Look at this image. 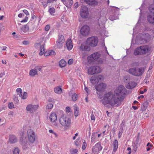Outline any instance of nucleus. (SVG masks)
I'll return each mask as SVG.
<instances>
[{
  "mask_svg": "<svg viewBox=\"0 0 154 154\" xmlns=\"http://www.w3.org/2000/svg\"><path fill=\"white\" fill-rule=\"evenodd\" d=\"M44 55L45 56H49V50L46 51L44 53Z\"/></svg>",
  "mask_w": 154,
  "mask_h": 154,
  "instance_id": "nucleus-48",
  "label": "nucleus"
},
{
  "mask_svg": "<svg viewBox=\"0 0 154 154\" xmlns=\"http://www.w3.org/2000/svg\"><path fill=\"white\" fill-rule=\"evenodd\" d=\"M29 27L27 24L23 26L20 28V32L24 33L28 32L29 31Z\"/></svg>",
  "mask_w": 154,
  "mask_h": 154,
  "instance_id": "nucleus-19",
  "label": "nucleus"
},
{
  "mask_svg": "<svg viewBox=\"0 0 154 154\" xmlns=\"http://www.w3.org/2000/svg\"><path fill=\"white\" fill-rule=\"evenodd\" d=\"M49 56H54L56 55L55 52L53 50H49Z\"/></svg>",
  "mask_w": 154,
  "mask_h": 154,
  "instance_id": "nucleus-38",
  "label": "nucleus"
},
{
  "mask_svg": "<svg viewBox=\"0 0 154 154\" xmlns=\"http://www.w3.org/2000/svg\"><path fill=\"white\" fill-rule=\"evenodd\" d=\"M59 64L60 67H63L66 65V62L64 60L62 59L59 62Z\"/></svg>",
  "mask_w": 154,
  "mask_h": 154,
  "instance_id": "nucleus-28",
  "label": "nucleus"
},
{
  "mask_svg": "<svg viewBox=\"0 0 154 154\" xmlns=\"http://www.w3.org/2000/svg\"><path fill=\"white\" fill-rule=\"evenodd\" d=\"M145 69L144 67L132 68L128 69V72L134 76H139L144 73Z\"/></svg>",
  "mask_w": 154,
  "mask_h": 154,
  "instance_id": "nucleus-2",
  "label": "nucleus"
},
{
  "mask_svg": "<svg viewBox=\"0 0 154 154\" xmlns=\"http://www.w3.org/2000/svg\"><path fill=\"white\" fill-rule=\"evenodd\" d=\"M28 17H26L24 19L21 21V22H25L27 21Z\"/></svg>",
  "mask_w": 154,
  "mask_h": 154,
  "instance_id": "nucleus-50",
  "label": "nucleus"
},
{
  "mask_svg": "<svg viewBox=\"0 0 154 154\" xmlns=\"http://www.w3.org/2000/svg\"><path fill=\"white\" fill-rule=\"evenodd\" d=\"M19 149L17 147L15 148L14 149L13 153L14 154H19Z\"/></svg>",
  "mask_w": 154,
  "mask_h": 154,
  "instance_id": "nucleus-37",
  "label": "nucleus"
},
{
  "mask_svg": "<svg viewBox=\"0 0 154 154\" xmlns=\"http://www.w3.org/2000/svg\"><path fill=\"white\" fill-rule=\"evenodd\" d=\"M149 50L148 46L145 45L140 46V47L137 48L134 51V54L137 55L138 54H145L148 52Z\"/></svg>",
  "mask_w": 154,
  "mask_h": 154,
  "instance_id": "nucleus-3",
  "label": "nucleus"
},
{
  "mask_svg": "<svg viewBox=\"0 0 154 154\" xmlns=\"http://www.w3.org/2000/svg\"><path fill=\"white\" fill-rule=\"evenodd\" d=\"M14 104L12 102L8 104V107L10 109L14 108Z\"/></svg>",
  "mask_w": 154,
  "mask_h": 154,
  "instance_id": "nucleus-42",
  "label": "nucleus"
},
{
  "mask_svg": "<svg viewBox=\"0 0 154 154\" xmlns=\"http://www.w3.org/2000/svg\"><path fill=\"white\" fill-rule=\"evenodd\" d=\"M147 20L150 23L154 24V15L153 14H150L148 16Z\"/></svg>",
  "mask_w": 154,
  "mask_h": 154,
  "instance_id": "nucleus-20",
  "label": "nucleus"
},
{
  "mask_svg": "<svg viewBox=\"0 0 154 154\" xmlns=\"http://www.w3.org/2000/svg\"><path fill=\"white\" fill-rule=\"evenodd\" d=\"M35 47L36 49L39 50V55H42L44 54L45 52V48L44 45H41L40 43H37L35 44Z\"/></svg>",
  "mask_w": 154,
  "mask_h": 154,
  "instance_id": "nucleus-15",
  "label": "nucleus"
},
{
  "mask_svg": "<svg viewBox=\"0 0 154 154\" xmlns=\"http://www.w3.org/2000/svg\"><path fill=\"white\" fill-rule=\"evenodd\" d=\"M54 92L57 94H60L62 92L61 88L59 87H57L54 88Z\"/></svg>",
  "mask_w": 154,
  "mask_h": 154,
  "instance_id": "nucleus-29",
  "label": "nucleus"
},
{
  "mask_svg": "<svg viewBox=\"0 0 154 154\" xmlns=\"http://www.w3.org/2000/svg\"><path fill=\"white\" fill-rule=\"evenodd\" d=\"M49 132L50 133H53V134H54L55 135V136L56 137H57V134L56 133L54 132L53 130H52L51 129L49 130Z\"/></svg>",
  "mask_w": 154,
  "mask_h": 154,
  "instance_id": "nucleus-46",
  "label": "nucleus"
},
{
  "mask_svg": "<svg viewBox=\"0 0 154 154\" xmlns=\"http://www.w3.org/2000/svg\"><path fill=\"white\" fill-rule=\"evenodd\" d=\"M90 31L89 27L87 25L83 26L81 28L80 31L81 34L84 36H86L88 35Z\"/></svg>",
  "mask_w": 154,
  "mask_h": 154,
  "instance_id": "nucleus-11",
  "label": "nucleus"
},
{
  "mask_svg": "<svg viewBox=\"0 0 154 154\" xmlns=\"http://www.w3.org/2000/svg\"><path fill=\"white\" fill-rule=\"evenodd\" d=\"M88 14V8L85 6H82L81 8L80 14L83 18H85Z\"/></svg>",
  "mask_w": 154,
  "mask_h": 154,
  "instance_id": "nucleus-10",
  "label": "nucleus"
},
{
  "mask_svg": "<svg viewBox=\"0 0 154 154\" xmlns=\"http://www.w3.org/2000/svg\"><path fill=\"white\" fill-rule=\"evenodd\" d=\"M96 75L98 82L103 80L104 77L103 75Z\"/></svg>",
  "mask_w": 154,
  "mask_h": 154,
  "instance_id": "nucleus-26",
  "label": "nucleus"
},
{
  "mask_svg": "<svg viewBox=\"0 0 154 154\" xmlns=\"http://www.w3.org/2000/svg\"><path fill=\"white\" fill-rule=\"evenodd\" d=\"M49 118L51 122H55L57 119L56 114L54 113H51Z\"/></svg>",
  "mask_w": 154,
  "mask_h": 154,
  "instance_id": "nucleus-21",
  "label": "nucleus"
},
{
  "mask_svg": "<svg viewBox=\"0 0 154 154\" xmlns=\"http://www.w3.org/2000/svg\"><path fill=\"white\" fill-rule=\"evenodd\" d=\"M73 60L72 59H69L68 61V63L69 64H71L73 62Z\"/></svg>",
  "mask_w": 154,
  "mask_h": 154,
  "instance_id": "nucleus-53",
  "label": "nucleus"
},
{
  "mask_svg": "<svg viewBox=\"0 0 154 154\" xmlns=\"http://www.w3.org/2000/svg\"><path fill=\"white\" fill-rule=\"evenodd\" d=\"M78 151L77 149H74L71 151V152L72 154H75L77 153Z\"/></svg>",
  "mask_w": 154,
  "mask_h": 154,
  "instance_id": "nucleus-49",
  "label": "nucleus"
},
{
  "mask_svg": "<svg viewBox=\"0 0 154 154\" xmlns=\"http://www.w3.org/2000/svg\"><path fill=\"white\" fill-rule=\"evenodd\" d=\"M86 3L90 5H96L98 4V2L96 0H84Z\"/></svg>",
  "mask_w": 154,
  "mask_h": 154,
  "instance_id": "nucleus-16",
  "label": "nucleus"
},
{
  "mask_svg": "<svg viewBox=\"0 0 154 154\" xmlns=\"http://www.w3.org/2000/svg\"><path fill=\"white\" fill-rule=\"evenodd\" d=\"M23 44L25 45H27L29 44V42L27 41H24L23 42Z\"/></svg>",
  "mask_w": 154,
  "mask_h": 154,
  "instance_id": "nucleus-52",
  "label": "nucleus"
},
{
  "mask_svg": "<svg viewBox=\"0 0 154 154\" xmlns=\"http://www.w3.org/2000/svg\"><path fill=\"white\" fill-rule=\"evenodd\" d=\"M53 106V104L51 103L48 104L46 106V108L47 109H51Z\"/></svg>",
  "mask_w": 154,
  "mask_h": 154,
  "instance_id": "nucleus-40",
  "label": "nucleus"
},
{
  "mask_svg": "<svg viewBox=\"0 0 154 154\" xmlns=\"http://www.w3.org/2000/svg\"><path fill=\"white\" fill-rule=\"evenodd\" d=\"M126 93V89L124 86L121 85L115 90L114 93L109 92L105 94L101 101L105 106L109 104L112 106L115 105L116 106H119L122 104Z\"/></svg>",
  "mask_w": 154,
  "mask_h": 154,
  "instance_id": "nucleus-1",
  "label": "nucleus"
},
{
  "mask_svg": "<svg viewBox=\"0 0 154 154\" xmlns=\"http://www.w3.org/2000/svg\"><path fill=\"white\" fill-rule=\"evenodd\" d=\"M118 146V143L117 140H115L113 143V152H115L117 150Z\"/></svg>",
  "mask_w": 154,
  "mask_h": 154,
  "instance_id": "nucleus-22",
  "label": "nucleus"
},
{
  "mask_svg": "<svg viewBox=\"0 0 154 154\" xmlns=\"http://www.w3.org/2000/svg\"><path fill=\"white\" fill-rule=\"evenodd\" d=\"M78 140L77 141V140H76V142H75V145L77 146H78L79 145V142H78Z\"/></svg>",
  "mask_w": 154,
  "mask_h": 154,
  "instance_id": "nucleus-61",
  "label": "nucleus"
},
{
  "mask_svg": "<svg viewBox=\"0 0 154 154\" xmlns=\"http://www.w3.org/2000/svg\"><path fill=\"white\" fill-rule=\"evenodd\" d=\"M101 69L98 66H91L88 69V73L90 75H94L96 73H100Z\"/></svg>",
  "mask_w": 154,
  "mask_h": 154,
  "instance_id": "nucleus-6",
  "label": "nucleus"
},
{
  "mask_svg": "<svg viewBox=\"0 0 154 154\" xmlns=\"http://www.w3.org/2000/svg\"><path fill=\"white\" fill-rule=\"evenodd\" d=\"M149 10L150 12L154 14V6L153 5L150 6Z\"/></svg>",
  "mask_w": 154,
  "mask_h": 154,
  "instance_id": "nucleus-36",
  "label": "nucleus"
},
{
  "mask_svg": "<svg viewBox=\"0 0 154 154\" xmlns=\"http://www.w3.org/2000/svg\"><path fill=\"white\" fill-rule=\"evenodd\" d=\"M74 115L76 117H77L79 115V108L76 105H74Z\"/></svg>",
  "mask_w": 154,
  "mask_h": 154,
  "instance_id": "nucleus-25",
  "label": "nucleus"
},
{
  "mask_svg": "<svg viewBox=\"0 0 154 154\" xmlns=\"http://www.w3.org/2000/svg\"><path fill=\"white\" fill-rule=\"evenodd\" d=\"M50 28V26L48 25H46L45 28V29L46 31H48Z\"/></svg>",
  "mask_w": 154,
  "mask_h": 154,
  "instance_id": "nucleus-51",
  "label": "nucleus"
},
{
  "mask_svg": "<svg viewBox=\"0 0 154 154\" xmlns=\"http://www.w3.org/2000/svg\"><path fill=\"white\" fill-rule=\"evenodd\" d=\"M87 146V144L85 142H84L83 143L82 146V149L83 150H84Z\"/></svg>",
  "mask_w": 154,
  "mask_h": 154,
  "instance_id": "nucleus-44",
  "label": "nucleus"
},
{
  "mask_svg": "<svg viewBox=\"0 0 154 154\" xmlns=\"http://www.w3.org/2000/svg\"><path fill=\"white\" fill-rule=\"evenodd\" d=\"M28 140L32 143H33L35 139V135L34 132L31 129H29L27 131Z\"/></svg>",
  "mask_w": 154,
  "mask_h": 154,
  "instance_id": "nucleus-9",
  "label": "nucleus"
},
{
  "mask_svg": "<svg viewBox=\"0 0 154 154\" xmlns=\"http://www.w3.org/2000/svg\"><path fill=\"white\" fill-rule=\"evenodd\" d=\"M86 41L89 45L92 47H95L97 44V38L95 37H89L87 39Z\"/></svg>",
  "mask_w": 154,
  "mask_h": 154,
  "instance_id": "nucleus-7",
  "label": "nucleus"
},
{
  "mask_svg": "<svg viewBox=\"0 0 154 154\" xmlns=\"http://www.w3.org/2000/svg\"><path fill=\"white\" fill-rule=\"evenodd\" d=\"M150 30V29L148 27H146L144 29V31H148Z\"/></svg>",
  "mask_w": 154,
  "mask_h": 154,
  "instance_id": "nucleus-62",
  "label": "nucleus"
},
{
  "mask_svg": "<svg viewBox=\"0 0 154 154\" xmlns=\"http://www.w3.org/2000/svg\"><path fill=\"white\" fill-rule=\"evenodd\" d=\"M112 10H114V12H116L117 11H119V8L116 7H113L112 8Z\"/></svg>",
  "mask_w": 154,
  "mask_h": 154,
  "instance_id": "nucleus-47",
  "label": "nucleus"
},
{
  "mask_svg": "<svg viewBox=\"0 0 154 154\" xmlns=\"http://www.w3.org/2000/svg\"><path fill=\"white\" fill-rule=\"evenodd\" d=\"M149 105V103L147 101H146L143 103V106L144 107L146 108Z\"/></svg>",
  "mask_w": 154,
  "mask_h": 154,
  "instance_id": "nucleus-45",
  "label": "nucleus"
},
{
  "mask_svg": "<svg viewBox=\"0 0 154 154\" xmlns=\"http://www.w3.org/2000/svg\"><path fill=\"white\" fill-rule=\"evenodd\" d=\"M23 12L26 15H29V13L28 11L26 10H23Z\"/></svg>",
  "mask_w": 154,
  "mask_h": 154,
  "instance_id": "nucleus-54",
  "label": "nucleus"
},
{
  "mask_svg": "<svg viewBox=\"0 0 154 154\" xmlns=\"http://www.w3.org/2000/svg\"><path fill=\"white\" fill-rule=\"evenodd\" d=\"M16 91L17 94L19 95L20 97H21L22 95L21 89L20 88H18L16 90Z\"/></svg>",
  "mask_w": 154,
  "mask_h": 154,
  "instance_id": "nucleus-33",
  "label": "nucleus"
},
{
  "mask_svg": "<svg viewBox=\"0 0 154 154\" xmlns=\"http://www.w3.org/2000/svg\"><path fill=\"white\" fill-rule=\"evenodd\" d=\"M57 0H48L47 1V3H51V2H53L54 1H56Z\"/></svg>",
  "mask_w": 154,
  "mask_h": 154,
  "instance_id": "nucleus-59",
  "label": "nucleus"
},
{
  "mask_svg": "<svg viewBox=\"0 0 154 154\" xmlns=\"http://www.w3.org/2000/svg\"><path fill=\"white\" fill-rule=\"evenodd\" d=\"M85 90L86 92H87V93H88L89 91V89L87 87H85Z\"/></svg>",
  "mask_w": 154,
  "mask_h": 154,
  "instance_id": "nucleus-63",
  "label": "nucleus"
},
{
  "mask_svg": "<svg viewBox=\"0 0 154 154\" xmlns=\"http://www.w3.org/2000/svg\"><path fill=\"white\" fill-rule=\"evenodd\" d=\"M13 100H15L16 102H17L18 101V100L16 96H14Z\"/></svg>",
  "mask_w": 154,
  "mask_h": 154,
  "instance_id": "nucleus-55",
  "label": "nucleus"
},
{
  "mask_svg": "<svg viewBox=\"0 0 154 154\" xmlns=\"http://www.w3.org/2000/svg\"><path fill=\"white\" fill-rule=\"evenodd\" d=\"M57 41L59 42H61H61H63L64 43V37L63 36V35H60L59 36L58 39Z\"/></svg>",
  "mask_w": 154,
  "mask_h": 154,
  "instance_id": "nucleus-32",
  "label": "nucleus"
},
{
  "mask_svg": "<svg viewBox=\"0 0 154 154\" xmlns=\"http://www.w3.org/2000/svg\"><path fill=\"white\" fill-rule=\"evenodd\" d=\"M95 147H97L98 148L99 150H101L102 149V148L101 146V145L100 143H97L96 144L95 146H94L92 149V151H94V149H95Z\"/></svg>",
  "mask_w": 154,
  "mask_h": 154,
  "instance_id": "nucleus-30",
  "label": "nucleus"
},
{
  "mask_svg": "<svg viewBox=\"0 0 154 154\" xmlns=\"http://www.w3.org/2000/svg\"><path fill=\"white\" fill-rule=\"evenodd\" d=\"M109 19L111 20H113L117 19V17L113 15H110L109 17Z\"/></svg>",
  "mask_w": 154,
  "mask_h": 154,
  "instance_id": "nucleus-39",
  "label": "nucleus"
},
{
  "mask_svg": "<svg viewBox=\"0 0 154 154\" xmlns=\"http://www.w3.org/2000/svg\"><path fill=\"white\" fill-rule=\"evenodd\" d=\"M37 72L36 69H31L30 70L29 73V75L32 77H33L35 75L37 74Z\"/></svg>",
  "mask_w": 154,
  "mask_h": 154,
  "instance_id": "nucleus-27",
  "label": "nucleus"
},
{
  "mask_svg": "<svg viewBox=\"0 0 154 154\" xmlns=\"http://www.w3.org/2000/svg\"><path fill=\"white\" fill-rule=\"evenodd\" d=\"M102 20H103V22H104L106 21L107 20L106 17L105 16H101L99 18V20L101 21Z\"/></svg>",
  "mask_w": 154,
  "mask_h": 154,
  "instance_id": "nucleus-43",
  "label": "nucleus"
},
{
  "mask_svg": "<svg viewBox=\"0 0 154 154\" xmlns=\"http://www.w3.org/2000/svg\"><path fill=\"white\" fill-rule=\"evenodd\" d=\"M27 96V93L26 92H24L23 96L22 95V98L23 99H26Z\"/></svg>",
  "mask_w": 154,
  "mask_h": 154,
  "instance_id": "nucleus-41",
  "label": "nucleus"
},
{
  "mask_svg": "<svg viewBox=\"0 0 154 154\" xmlns=\"http://www.w3.org/2000/svg\"><path fill=\"white\" fill-rule=\"evenodd\" d=\"M72 98L73 101H76L77 99V95L76 93L74 94L72 96Z\"/></svg>",
  "mask_w": 154,
  "mask_h": 154,
  "instance_id": "nucleus-34",
  "label": "nucleus"
},
{
  "mask_svg": "<svg viewBox=\"0 0 154 154\" xmlns=\"http://www.w3.org/2000/svg\"><path fill=\"white\" fill-rule=\"evenodd\" d=\"M5 75V72H4L3 73H2L0 74V77H2L3 75Z\"/></svg>",
  "mask_w": 154,
  "mask_h": 154,
  "instance_id": "nucleus-64",
  "label": "nucleus"
},
{
  "mask_svg": "<svg viewBox=\"0 0 154 154\" xmlns=\"http://www.w3.org/2000/svg\"><path fill=\"white\" fill-rule=\"evenodd\" d=\"M63 43V42H59L58 41H57L56 42V45L57 47L59 48H60L62 47Z\"/></svg>",
  "mask_w": 154,
  "mask_h": 154,
  "instance_id": "nucleus-31",
  "label": "nucleus"
},
{
  "mask_svg": "<svg viewBox=\"0 0 154 154\" xmlns=\"http://www.w3.org/2000/svg\"><path fill=\"white\" fill-rule=\"evenodd\" d=\"M150 35L147 33L143 32L140 34L138 37H139V40L141 42L140 43H145L149 42L150 38Z\"/></svg>",
  "mask_w": 154,
  "mask_h": 154,
  "instance_id": "nucleus-4",
  "label": "nucleus"
},
{
  "mask_svg": "<svg viewBox=\"0 0 154 154\" xmlns=\"http://www.w3.org/2000/svg\"><path fill=\"white\" fill-rule=\"evenodd\" d=\"M106 85L105 83L102 82L99 85H96L95 87L97 91L100 92H103L104 91L106 88Z\"/></svg>",
  "mask_w": 154,
  "mask_h": 154,
  "instance_id": "nucleus-14",
  "label": "nucleus"
},
{
  "mask_svg": "<svg viewBox=\"0 0 154 154\" xmlns=\"http://www.w3.org/2000/svg\"><path fill=\"white\" fill-rule=\"evenodd\" d=\"M9 141L11 143H14L17 141L16 137L13 135L10 136L9 138Z\"/></svg>",
  "mask_w": 154,
  "mask_h": 154,
  "instance_id": "nucleus-24",
  "label": "nucleus"
},
{
  "mask_svg": "<svg viewBox=\"0 0 154 154\" xmlns=\"http://www.w3.org/2000/svg\"><path fill=\"white\" fill-rule=\"evenodd\" d=\"M86 41L82 43L79 47V49L82 51H89L91 50V48Z\"/></svg>",
  "mask_w": 154,
  "mask_h": 154,
  "instance_id": "nucleus-13",
  "label": "nucleus"
},
{
  "mask_svg": "<svg viewBox=\"0 0 154 154\" xmlns=\"http://www.w3.org/2000/svg\"><path fill=\"white\" fill-rule=\"evenodd\" d=\"M48 12L51 14H52L55 12V9L54 8H50L48 10Z\"/></svg>",
  "mask_w": 154,
  "mask_h": 154,
  "instance_id": "nucleus-35",
  "label": "nucleus"
},
{
  "mask_svg": "<svg viewBox=\"0 0 154 154\" xmlns=\"http://www.w3.org/2000/svg\"><path fill=\"white\" fill-rule=\"evenodd\" d=\"M91 83L93 84L98 83V82L97 80L96 75L92 76L90 79Z\"/></svg>",
  "mask_w": 154,
  "mask_h": 154,
  "instance_id": "nucleus-23",
  "label": "nucleus"
},
{
  "mask_svg": "<svg viewBox=\"0 0 154 154\" xmlns=\"http://www.w3.org/2000/svg\"><path fill=\"white\" fill-rule=\"evenodd\" d=\"M60 123L63 126L67 127H69L71 123V119L63 116L60 119Z\"/></svg>",
  "mask_w": 154,
  "mask_h": 154,
  "instance_id": "nucleus-5",
  "label": "nucleus"
},
{
  "mask_svg": "<svg viewBox=\"0 0 154 154\" xmlns=\"http://www.w3.org/2000/svg\"><path fill=\"white\" fill-rule=\"evenodd\" d=\"M74 8H77V7H78L79 6V5H78V2H76L75 3L74 5Z\"/></svg>",
  "mask_w": 154,
  "mask_h": 154,
  "instance_id": "nucleus-60",
  "label": "nucleus"
},
{
  "mask_svg": "<svg viewBox=\"0 0 154 154\" xmlns=\"http://www.w3.org/2000/svg\"><path fill=\"white\" fill-rule=\"evenodd\" d=\"M36 69H37L39 71H41V70L42 68L40 66H37L35 67Z\"/></svg>",
  "mask_w": 154,
  "mask_h": 154,
  "instance_id": "nucleus-58",
  "label": "nucleus"
},
{
  "mask_svg": "<svg viewBox=\"0 0 154 154\" xmlns=\"http://www.w3.org/2000/svg\"><path fill=\"white\" fill-rule=\"evenodd\" d=\"M70 109L69 107H66V112H69L70 111Z\"/></svg>",
  "mask_w": 154,
  "mask_h": 154,
  "instance_id": "nucleus-56",
  "label": "nucleus"
},
{
  "mask_svg": "<svg viewBox=\"0 0 154 154\" xmlns=\"http://www.w3.org/2000/svg\"><path fill=\"white\" fill-rule=\"evenodd\" d=\"M100 56V53L98 52L94 53L87 57V60L89 63L93 62L97 60Z\"/></svg>",
  "mask_w": 154,
  "mask_h": 154,
  "instance_id": "nucleus-8",
  "label": "nucleus"
},
{
  "mask_svg": "<svg viewBox=\"0 0 154 154\" xmlns=\"http://www.w3.org/2000/svg\"><path fill=\"white\" fill-rule=\"evenodd\" d=\"M38 105H33L29 104L27 106L26 110L31 113H33L38 108Z\"/></svg>",
  "mask_w": 154,
  "mask_h": 154,
  "instance_id": "nucleus-12",
  "label": "nucleus"
},
{
  "mask_svg": "<svg viewBox=\"0 0 154 154\" xmlns=\"http://www.w3.org/2000/svg\"><path fill=\"white\" fill-rule=\"evenodd\" d=\"M136 83L134 82H130L128 83L126 85V88L129 89H131L135 87L136 85Z\"/></svg>",
  "mask_w": 154,
  "mask_h": 154,
  "instance_id": "nucleus-18",
  "label": "nucleus"
},
{
  "mask_svg": "<svg viewBox=\"0 0 154 154\" xmlns=\"http://www.w3.org/2000/svg\"><path fill=\"white\" fill-rule=\"evenodd\" d=\"M91 119L92 120L94 121L95 120V117L93 114H91Z\"/></svg>",
  "mask_w": 154,
  "mask_h": 154,
  "instance_id": "nucleus-57",
  "label": "nucleus"
},
{
  "mask_svg": "<svg viewBox=\"0 0 154 154\" xmlns=\"http://www.w3.org/2000/svg\"><path fill=\"white\" fill-rule=\"evenodd\" d=\"M66 47L69 50H71L73 48V45L72 43V40L71 39H68L66 41Z\"/></svg>",
  "mask_w": 154,
  "mask_h": 154,
  "instance_id": "nucleus-17",
  "label": "nucleus"
}]
</instances>
